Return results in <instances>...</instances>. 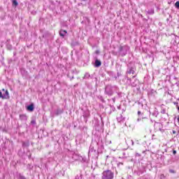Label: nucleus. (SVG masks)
<instances>
[{
  "label": "nucleus",
  "mask_w": 179,
  "mask_h": 179,
  "mask_svg": "<svg viewBox=\"0 0 179 179\" xmlns=\"http://www.w3.org/2000/svg\"><path fill=\"white\" fill-rule=\"evenodd\" d=\"M89 115H90V113H89V111H85L84 112L83 117H84V118H87Z\"/></svg>",
  "instance_id": "18"
},
{
  "label": "nucleus",
  "mask_w": 179,
  "mask_h": 179,
  "mask_svg": "<svg viewBox=\"0 0 179 179\" xmlns=\"http://www.w3.org/2000/svg\"><path fill=\"white\" fill-rule=\"evenodd\" d=\"M82 1H86V0H82Z\"/></svg>",
  "instance_id": "44"
},
{
  "label": "nucleus",
  "mask_w": 179,
  "mask_h": 179,
  "mask_svg": "<svg viewBox=\"0 0 179 179\" xmlns=\"http://www.w3.org/2000/svg\"><path fill=\"white\" fill-rule=\"evenodd\" d=\"M93 152H94V153H96V150H94V147L90 145V150H89V152H88V156H90V153H93Z\"/></svg>",
  "instance_id": "13"
},
{
  "label": "nucleus",
  "mask_w": 179,
  "mask_h": 179,
  "mask_svg": "<svg viewBox=\"0 0 179 179\" xmlns=\"http://www.w3.org/2000/svg\"><path fill=\"white\" fill-rule=\"evenodd\" d=\"M173 155H177V151L173 150Z\"/></svg>",
  "instance_id": "34"
},
{
  "label": "nucleus",
  "mask_w": 179,
  "mask_h": 179,
  "mask_svg": "<svg viewBox=\"0 0 179 179\" xmlns=\"http://www.w3.org/2000/svg\"><path fill=\"white\" fill-rule=\"evenodd\" d=\"M175 6H176V8H179V1H176V2Z\"/></svg>",
  "instance_id": "24"
},
{
  "label": "nucleus",
  "mask_w": 179,
  "mask_h": 179,
  "mask_svg": "<svg viewBox=\"0 0 179 179\" xmlns=\"http://www.w3.org/2000/svg\"><path fill=\"white\" fill-rule=\"evenodd\" d=\"M173 134H177V131H176V130H173Z\"/></svg>",
  "instance_id": "35"
},
{
  "label": "nucleus",
  "mask_w": 179,
  "mask_h": 179,
  "mask_svg": "<svg viewBox=\"0 0 179 179\" xmlns=\"http://www.w3.org/2000/svg\"><path fill=\"white\" fill-rule=\"evenodd\" d=\"M137 114H138V118L137 119V121H138V122H139V121H141V118H146V117H145L144 116H143V113H142V112H141L140 110H138V112H137Z\"/></svg>",
  "instance_id": "10"
},
{
  "label": "nucleus",
  "mask_w": 179,
  "mask_h": 179,
  "mask_svg": "<svg viewBox=\"0 0 179 179\" xmlns=\"http://www.w3.org/2000/svg\"><path fill=\"white\" fill-rule=\"evenodd\" d=\"M17 179H26V177L22 175V173H19L17 176Z\"/></svg>",
  "instance_id": "21"
},
{
  "label": "nucleus",
  "mask_w": 179,
  "mask_h": 179,
  "mask_svg": "<svg viewBox=\"0 0 179 179\" xmlns=\"http://www.w3.org/2000/svg\"><path fill=\"white\" fill-rule=\"evenodd\" d=\"M129 51V48L128 45H123L119 48V53L121 57H125L128 52Z\"/></svg>",
  "instance_id": "3"
},
{
  "label": "nucleus",
  "mask_w": 179,
  "mask_h": 179,
  "mask_svg": "<svg viewBox=\"0 0 179 179\" xmlns=\"http://www.w3.org/2000/svg\"><path fill=\"white\" fill-rule=\"evenodd\" d=\"M20 120L23 122H26V121H27V115L24 114L20 115Z\"/></svg>",
  "instance_id": "8"
},
{
  "label": "nucleus",
  "mask_w": 179,
  "mask_h": 179,
  "mask_svg": "<svg viewBox=\"0 0 179 179\" xmlns=\"http://www.w3.org/2000/svg\"><path fill=\"white\" fill-rule=\"evenodd\" d=\"M135 72H136V66L134 64H128L127 70V75H135Z\"/></svg>",
  "instance_id": "4"
},
{
  "label": "nucleus",
  "mask_w": 179,
  "mask_h": 179,
  "mask_svg": "<svg viewBox=\"0 0 179 179\" xmlns=\"http://www.w3.org/2000/svg\"><path fill=\"white\" fill-rule=\"evenodd\" d=\"M136 76H133V78H136Z\"/></svg>",
  "instance_id": "40"
},
{
  "label": "nucleus",
  "mask_w": 179,
  "mask_h": 179,
  "mask_svg": "<svg viewBox=\"0 0 179 179\" xmlns=\"http://www.w3.org/2000/svg\"><path fill=\"white\" fill-rule=\"evenodd\" d=\"M3 92H5V90H4V89H3Z\"/></svg>",
  "instance_id": "43"
},
{
  "label": "nucleus",
  "mask_w": 179,
  "mask_h": 179,
  "mask_svg": "<svg viewBox=\"0 0 179 179\" xmlns=\"http://www.w3.org/2000/svg\"><path fill=\"white\" fill-rule=\"evenodd\" d=\"M79 160L81 163H87V158L86 157H80Z\"/></svg>",
  "instance_id": "12"
},
{
  "label": "nucleus",
  "mask_w": 179,
  "mask_h": 179,
  "mask_svg": "<svg viewBox=\"0 0 179 179\" xmlns=\"http://www.w3.org/2000/svg\"><path fill=\"white\" fill-rule=\"evenodd\" d=\"M127 78V83L128 85H131V86H132V87H136V86H138V85L139 84V81L138 80H134V81H132V80H131V78Z\"/></svg>",
  "instance_id": "5"
},
{
  "label": "nucleus",
  "mask_w": 179,
  "mask_h": 179,
  "mask_svg": "<svg viewBox=\"0 0 179 179\" xmlns=\"http://www.w3.org/2000/svg\"><path fill=\"white\" fill-rule=\"evenodd\" d=\"M2 99H9V92L6 90L5 94H3Z\"/></svg>",
  "instance_id": "15"
},
{
  "label": "nucleus",
  "mask_w": 179,
  "mask_h": 179,
  "mask_svg": "<svg viewBox=\"0 0 179 179\" xmlns=\"http://www.w3.org/2000/svg\"><path fill=\"white\" fill-rule=\"evenodd\" d=\"M154 127L155 129H157V131H162V129L163 128V124L160 122H155Z\"/></svg>",
  "instance_id": "6"
},
{
  "label": "nucleus",
  "mask_w": 179,
  "mask_h": 179,
  "mask_svg": "<svg viewBox=\"0 0 179 179\" xmlns=\"http://www.w3.org/2000/svg\"><path fill=\"white\" fill-rule=\"evenodd\" d=\"M31 124L32 125H36V120H31Z\"/></svg>",
  "instance_id": "25"
},
{
  "label": "nucleus",
  "mask_w": 179,
  "mask_h": 179,
  "mask_svg": "<svg viewBox=\"0 0 179 179\" xmlns=\"http://www.w3.org/2000/svg\"><path fill=\"white\" fill-rule=\"evenodd\" d=\"M26 144L24 143H22V146H25Z\"/></svg>",
  "instance_id": "36"
},
{
  "label": "nucleus",
  "mask_w": 179,
  "mask_h": 179,
  "mask_svg": "<svg viewBox=\"0 0 179 179\" xmlns=\"http://www.w3.org/2000/svg\"><path fill=\"white\" fill-rule=\"evenodd\" d=\"M108 157H110L108 155V156H106V159H108Z\"/></svg>",
  "instance_id": "39"
},
{
  "label": "nucleus",
  "mask_w": 179,
  "mask_h": 179,
  "mask_svg": "<svg viewBox=\"0 0 179 179\" xmlns=\"http://www.w3.org/2000/svg\"><path fill=\"white\" fill-rule=\"evenodd\" d=\"M161 113L162 114H166V108H162V110H161Z\"/></svg>",
  "instance_id": "23"
},
{
  "label": "nucleus",
  "mask_w": 179,
  "mask_h": 179,
  "mask_svg": "<svg viewBox=\"0 0 179 179\" xmlns=\"http://www.w3.org/2000/svg\"><path fill=\"white\" fill-rule=\"evenodd\" d=\"M113 100L114 102H115V98H113Z\"/></svg>",
  "instance_id": "38"
},
{
  "label": "nucleus",
  "mask_w": 179,
  "mask_h": 179,
  "mask_svg": "<svg viewBox=\"0 0 179 179\" xmlns=\"http://www.w3.org/2000/svg\"><path fill=\"white\" fill-rule=\"evenodd\" d=\"M101 179H114V172L110 170L104 171L102 173Z\"/></svg>",
  "instance_id": "2"
},
{
  "label": "nucleus",
  "mask_w": 179,
  "mask_h": 179,
  "mask_svg": "<svg viewBox=\"0 0 179 179\" xmlns=\"http://www.w3.org/2000/svg\"><path fill=\"white\" fill-rule=\"evenodd\" d=\"M120 91H118L117 92H116V93H117V95L119 96V97H121V92H119Z\"/></svg>",
  "instance_id": "28"
},
{
  "label": "nucleus",
  "mask_w": 179,
  "mask_h": 179,
  "mask_svg": "<svg viewBox=\"0 0 179 179\" xmlns=\"http://www.w3.org/2000/svg\"><path fill=\"white\" fill-rule=\"evenodd\" d=\"M155 14V9L151 8L147 11V15H154Z\"/></svg>",
  "instance_id": "17"
},
{
  "label": "nucleus",
  "mask_w": 179,
  "mask_h": 179,
  "mask_svg": "<svg viewBox=\"0 0 179 179\" xmlns=\"http://www.w3.org/2000/svg\"><path fill=\"white\" fill-rule=\"evenodd\" d=\"M130 142H131V145H132V146H134V140H130Z\"/></svg>",
  "instance_id": "32"
},
{
  "label": "nucleus",
  "mask_w": 179,
  "mask_h": 179,
  "mask_svg": "<svg viewBox=\"0 0 179 179\" xmlns=\"http://www.w3.org/2000/svg\"><path fill=\"white\" fill-rule=\"evenodd\" d=\"M101 101H104V99H101Z\"/></svg>",
  "instance_id": "41"
},
{
  "label": "nucleus",
  "mask_w": 179,
  "mask_h": 179,
  "mask_svg": "<svg viewBox=\"0 0 179 179\" xmlns=\"http://www.w3.org/2000/svg\"><path fill=\"white\" fill-rule=\"evenodd\" d=\"M141 174H143V172H142V171H138V172L137 173V175H138V176H141Z\"/></svg>",
  "instance_id": "26"
},
{
  "label": "nucleus",
  "mask_w": 179,
  "mask_h": 179,
  "mask_svg": "<svg viewBox=\"0 0 179 179\" xmlns=\"http://www.w3.org/2000/svg\"><path fill=\"white\" fill-rule=\"evenodd\" d=\"M80 176H79V175H77L75 178V179H80Z\"/></svg>",
  "instance_id": "29"
},
{
  "label": "nucleus",
  "mask_w": 179,
  "mask_h": 179,
  "mask_svg": "<svg viewBox=\"0 0 179 179\" xmlns=\"http://www.w3.org/2000/svg\"><path fill=\"white\" fill-rule=\"evenodd\" d=\"M150 114H152L153 117H157V115H159V111H157V108H155L152 112L150 110Z\"/></svg>",
  "instance_id": "9"
},
{
  "label": "nucleus",
  "mask_w": 179,
  "mask_h": 179,
  "mask_svg": "<svg viewBox=\"0 0 179 179\" xmlns=\"http://www.w3.org/2000/svg\"><path fill=\"white\" fill-rule=\"evenodd\" d=\"M120 90V88H118V87H117L116 85H108L106 86L105 87V94H106V96H108L109 97H110V96H113V94H114V92H115V93H118Z\"/></svg>",
  "instance_id": "1"
},
{
  "label": "nucleus",
  "mask_w": 179,
  "mask_h": 179,
  "mask_svg": "<svg viewBox=\"0 0 179 179\" xmlns=\"http://www.w3.org/2000/svg\"><path fill=\"white\" fill-rule=\"evenodd\" d=\"M169 172H171V173H176V171H174V170H173V169H170L169 170Z\"/></svg>",
  "instance_id": "27"
},
{
  "label": "nucleus",
  "mask_w": 179,
  "mask_h": 179,
  "mask_svg": "<svg viewBox=\"0 0 179 179\" xmlns=\"http://www.w3.org/2000/svg\"><path fill=\"white\" fill-rule=\"evenodd\" d=\"M27 110L28 111H34V103H31L29 106L27 107Z\"/></svg>",
  "instance_id": "11"
},
{
  "label": "nucleus",
  "mask_w": 179,
  "mask_h": 179,
  "mask_svg": "<svg viewBox=\"0 0 179 179\" xmlns=\"http://www.w3.org/2000/svg\"><path fill=\"white\" fill-rule=\"evenodd\" d=\"M66 30H62L61 29L59 31V35L61 36V37H65V35L66 34Z\"/></svg>",
  "instance_id": "16"
},
{
  "label": "nucleus",
  "mask_w": 179,
  "mask_h": 179,
  "mask_svg": "<svg viewBox=\"0 0 179 179\" xmlns=\"http://www.w3.org/2000/svg\"><path fill=\"white\" fill-rule=\"evenodd\" d=\"M138 104L139 106L141 105V107H143V103H141V102H138Z\"/></svg>",
  "instance_id": "31"
},
{
  "label": "nucleus",
  "mask_w": 179,
  "mask_h": 179,
  "mask_svg": "<svg viewBox=\"0 0 179 179\" xmlns=\"http://www.w3.org/2000/svg\"><path fill=\"white\" fill-rule=\"evenodd\" d=\"M2 97H3V95H2V92H0V99H2Z\"/></svg>",
  "instance_id": "30"
},
{
  "label": "nucleus",
  "mask_w": 179,
  "mask_h": 179,
  "mask_svg": "<svg viewBox=\"0 0 179 179\" xmlns=\"http://www.w3.org/2000/svg\"><path fill=\"white\" fill-rule=\"evenodd\" d=\"M178 122H179V117H178Z\"/></svg>",
  "instance_id": "42"
},
{
  "label": "nucleus",
  "mask_w": 179,
  "mask_h": 179,
  "mask_svg": "<svg viewBox=\"0 0 179 179\" xmlns=\"http://www.w3.org/2000/svg\"><path fill=\"white\" fill-rule=\"evenodd\" d=\"M13 6H17L19 5V3H17V1L13 0Z\"/></svg>",
  "instance_id": "22"
},
{
  "label": "nucleus",
  "mask_w": 179,
  "mask_h": 179,
  "mask_svg": "<svg viewBox=\"0 0 179 179\" xmlns=\"http://www.w3.org/2000/svg\"><path fill=\"white\" fill-rule=\"evenodd\" d=\"M64 113V109H57L56 111V115H59V114H62Z\"/></svg>",
  "instance_id": "19"
},
{
  "label": "nucleus",
  "mask_w": 179,
  "mask_h": 179,
  "mask_svg": "<svg viewBox=\"0 0 179 179\" xmlns=\"http://www.w3.org/2000/svg\"><path fill=\"white\" fill-rule=\"evenodd\" d=\"M99 66H101V62L99 59H96L95 61V67L99 68Z\"/></svg>",
  "instance_id": "14"
},
{
  "label": "nucleus",
  "mask_w": 179,
  "mask_h": 179,
  "mask_svg": "<svg viewBox=\"0 0 179 179\" xmlns=\"http://www.w3.org/2000/svg\"><path fill=\"white\" fill-rule=\"evenodd\" d=\"M122 164H122V162H119V163L117 164V166H122Z\"/></svg>",
  "instance_id": "33"
},
{
  "label": "nucleus",
  "mask_w": 179,
  "mask_h": 179,
  "mask_svg": "<svg viewBox=\"0 0 179 179\" xmlns=\"http://www.w3.org/2000/svg\"><path fill=\"white\" fill-rule=\"evenodd\" d=\"M117 121L118 122H124L125 117H124L122 114H120L119 116L117 117Z\"/></svg>",
  "instance_id": "7"
},
{
  "label": "nucleus",
  "mask_w": 179,
  "mask_h": 179,
  "mask_svg": "<svg viewBox=\"0 0 179 179\" xmlns=\"http://www.w3.org/2000/svg\"><path fill=\"white\" fill-rule=\"evenodd\" d=\"M96 54H99V50H96Z\"/></svg>",
  "instance_id": "37"
},
{
  "label": "nucleus",
  "mask_w": 179,
  "mask_h": 179,
  "mask_svg": "<svg viewBox=\"0 0 179 179\" xmlns=\"http://www.w3.org/2000/svg\"><path fill=\"white\" fill-rule=\"evenodd\" d=\"M90 78V74L89 73H85L83 79H89Z\"/></svg>",
  "instance_id": "20"
}]
</instances>
